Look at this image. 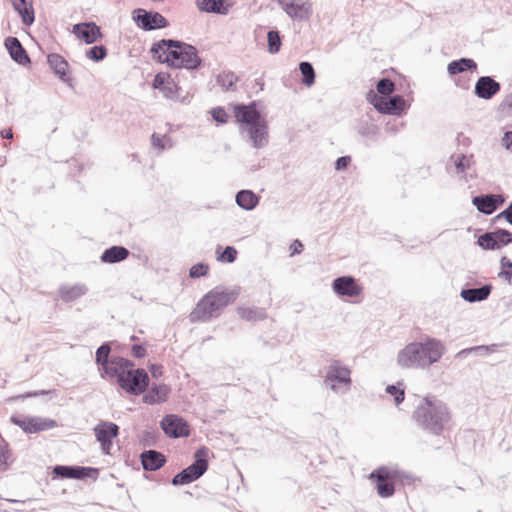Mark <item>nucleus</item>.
I'll return each instance as SVG.
<instances>
[{
  "label": "nucleus",
  "mask_w": 512,
  "mask_h": 512,
  "mask_svg": "<svg viewBox=\"0 0 512 512\" xmlns=\"http://www.w3.org/2000/svg\"><path fill=\"white\" fill-rule=\"evenodd\" d=\"M477 69V63L470 58H460L450 62L447 66L449 75L454 76L466 71H473Z\"/></svg>",
  "instance_id": "obj_34"
},
{
  "label": "nucleus",
  "mask_w": 512,
  "mask_h": 512,
  "mask_svg": "<svg viewBox=\"0 0 512 512\" xmlns=\"http://www.w3.org/2000/svg\"><path fill=\"white\" fill-rule=\"evenodd\" d=\"M356 129L359 135L367 138L376 137L379 133L378 126L368 120L360 121Z\"/></svg>",
  "instance_id": "obj_38"
},
{
  "label": "nucleus",
  "mask_w": 512,
  "mask_h": 512,
  "mask_svg": "<svg viewBox=\"0 0 512 512\" xmlns=\"http://www.w3.org/2000/svg\"><path fill=\"white\" fill-rule=\"evenodd\" d=\"M351 371L347 366L342 365L339 361L334 360L329 365L324 382L335 390V383L351 384Z\"/></svg>",
  "instance_id": "obj_17"
},
{
  "label": "nucleus",
  "mask_w": 512,
  "mask_h": 512,
  "mask_svg": "<svg viewBox=\"0 0 512 512\" xmlns=\"http://www.w3.org/2000/svg\"><path fill=\"white\" fill-rule=\"evenodd\" d=\"M351 162L350 156H341L335 161V169L340 171L348 167Z\"/></svg>",
  "instance_id": "obj_54"
},
{
  "label": "nucleus",
  "mask_w": 512,
  "mask_h": 512,
  "mask_svg": "<svg viewBox=\"0 0 512 512\" xmlns=\"http://www.w3.org/2000/svg\"><path fill=\"white\" fill-rule=\"evenodd\" d=\"M290 249H291V254L294 255V254H300L303 249H304V246L302 244L301 241L299 240H294L293 243L291 244L290 246Z\"/></svg>",
  "instance_id": "obj_58"
},
{
  "label": "nucleus",
  "mask_w": 512,
  "mask_h": 512,
  "mask_svg": "<svg viewBox=\"0 0 512 512\" xmlns=\"http://www.w3.org/2000/svg\"><path fill=\"white\" fill-rule=\"evenodd\" d=\"M54 477L62 479H78L91 478L96 480L99 476V469L94 467H85L77 465H56L52 471Z\"/></svg>",
  "instance_id": "obj_10"
},
{
  "label": "nucleus",
  "mask_w": 512,
  "mask_h": 512,
  "mask_svg": "<svg viewBox=\"0 0 512 512\" xmlns=\"http://www.w3.org/2000/svg\"><path fill=\"white\" fill-rule=\"evenodd\" d=\"M278 3L292 19L307 20L312 14V4L309 1L278 0Z\"/></svg>",
  "instance_id": "obj_18"
},
{
  "label": "nucleus",
  "mask_w": 512,
  "mask_h": 512,
  "mask_svg": "<svg viewBox=\"0 0 512 512\" xmlns=\"http://www.w3.org/2000/svg\"><path fill=\"white\" fill-rule=\"evenodd\" d=\"M506 209H510V211L512 212V202L509 204V206Z\"/></svg>",
  "instance_id": "obj_63"
},
{
  "label": "nucleus",
  "mask_w": 512,
  "mask_h": 512,
  "mask_svg": "<svg viewBox=\"0 0 512 512\" xmlns=\"http://www.w3.org/2000/svg\"><path fill=\"white\" fill-rule=\"evenodd\" d=\"M255 82H256L257 85L260 86V89L262 90L263 89V85H264L263 81L261 79H256Z\"/></svg>",
  "instance_id": "obj_62"
},
{
  "label": "nucleus",
  "mask_w": 512,
  "mask_h": 512,
  "mask_svg": "<svg viewBox=\"0 0 512 512\" xmlns=\"http://www.w3.org/2000/svg\"><path fill=\"white\" fill-rule=\"evenodd\" d=\"M87 292L88 288L84 284H75L73 286L61 285L59 287L60 298L66 303L76 301Z\"/></svg>",
  "instance_id": "obj_29"
},
{
  "label": "nucleus",
  "mask_w": 512,
  "mask_h": 512,
  "mask_svg": "<svg viewBox=\"0 0 512 512\" xmlns=\"http://www.w3.org/2000/svg\"><path fill=\"white\" fill-rule=\"evenodd\" d=\"M451 159H454V165L458 174H464L473 163V155L459 154L452 156Z\"/></svg>",
  "instance_id": "obj_40"
},
{
  "label": "nucleus",
  "mask_w": 512,
  "mask_h": 512,
  "mask_svg": "<svg viewBox=\"0 0 512 512\" xmlns=\"http://www.w3.org/2000/svg\"><path fill=\"white\" fill-rule=\"evenodd\" d=\"M259 196L252 190H240L237 192L235 200L237 205L247 211L253 210L259 203Z\"/></svg>",
  "instance_id": "obj_33"
},
{
  "label": "nucleus",
  "mask_w": 512,
  "mask_h": 512,
  "mask_svg": "<svg viewBox=\"0 0 512 512\" xmlns=\"http://www.w3.org/2000/svg\"><path fill=\"white\" fill-rule=\"evenodd\" d=\"M220 246L217 248V260L226 263H233L237 258V250L233 246H226L222 253H219Z\"/></svg>",
  "instance_id": "obj_46"
},
{
  "label": "nucleus",
  "mask_w": 512,
  "mask_h": 512,
  "mask_svg": "<svg viewBox=\"0 0 512 512\" xmlns=\"http://www.w3.org/2000/svg\"><path fill=\"white\" fill-rule=\"evenodd\" d=\"M500 266L501 270L498 273V277L505 279L508 283H512V260L506 256H502Z\"/></svg>",
  "instance_id": "obj_43"
},
{
  "label": "nucleus",
  "mask_w": 512,
  "mask_h": 512,
  "mask_svg": "<svg viewBox=\"0 0 512 512\" xmlns=\"http://www.w3.org/2000/svg\"><path fill=\"white\" fill-rule=\"evenodd\" d=\"M372 104L374 108L381 114L400 116L407 109L406 101L401 95H393L388 97L374 96Z\"/></svg>",
  "instance_id": "obj_13"
},
{
  "label": "nucleus",
  "mask_w": 512,
  "mask_h": 512,
  "mask_svg": "<svg viewBox=\"0 0 512 512\" xmlns=\"http://www.w3.org/2000/svg\"><path fill=\"white\" fill-rule=\"evenodd\" d=\"M492 289L491 284H485L478 288H465L461 290L460 296L469 303L481 302L490 296Z\"/></svg>",
  "instance_id": "obj_27"
},
{
  "label": "nucleus",
  "mask_w": 512,
  "mask_h": 512,
  "mask_svg": "<svg viewBox=\"0 0 512 512\" xmlns=\"http://www.w3.org/2000/svg\"><path fill=\"white\" fill-rule=\"evenodd\" d=\"M234 117L236 121L241 125V129L247 128L260 120H264L265 118L262 116L261 112L257 109V104L255 101L250 102L249 104H237L233 109Z\"/></svg>",
  "instance_id": "obj_14"
},
{
  "label": "nucleus",
  "mask_w": 512,
  "mask_h": 512,
  "mask_svg": "<svg viewBox=\"0 0 512 512\" xmlns=\"http://www.w3.org/2000/svg\"><path fill=\"white\" fill-rule=\"evenodd\" d=\"M152 146L160 151L166 149V147L171 148L173 146L171 138L166 135L161 136L157 133H153L151 136Z\"/></svg>",
  "instance_id": "obj_48"
},
{
  "label": "nucleus",
  "mask_w": 512,
  "mask_h": 512,
  "mask_svg": "<svg viewBox=\"0 0 512 512\" xmlns=\"http://www.w3.org/2000/svg\"><path fill=\"white\" fill-rule=\"evenodd\" d=\"M238 314L240 317L247 321H257L263 320L266 317V313L263 309L260 308H238Z\"/></svg>",
  "instance_id": "obj_36"
},
{
  "label": "nucleus",
  "mask_w": 512,
  "mask_h": 512,
  "mask_svg": "<svg viewBox=\"0 0 512 512\" xmlns=\"http://www.w3.org/2000/svg\"><path fill=\"white\" fill-rule=\"evenodd\" d=\"M243 131L248 133L249 138L253 143V147L259 149L265 147L268 144V125L265 119L260 120V122H257L256 124H253L247 128H244Z\"/></svg>",
  "instance_id": "obj_23"
},
{
  "label": "nucleus",
  "mask_w": 512,
  "mask_h": 512,
  "mask_svg": "<svg viewBox=\"0 0 512 512\" xmlns=\"http://www.w3.org/2000/svg\"><path fill=\"white\" fill-rule=\"evenodd\" d=\"M97 441H112L119 434V426L113 422L101 421L94 427Z\"/></svg>",
  "instance_id": "obj_28"
},
{
  "label": "nucleus",
  "mask_w": 512,
  "mask_h": 512,
  "mask_svg": "<svg viewBox=\"0 0 512 512\" xmlns=\"http://www.w3.org/2000/svg\"><path fill=\"white\" fill-rule=\"evenodd\" d=\"M209 449L205 446L200 447L194 453V461L186 468L177 473L171 480L174 486L186 485L198 480L208 470Z\"/></svg>",
  "instance_id": "obj_6"
},
{
  "label": "nucleus",
  "mask_w": 512,
  "mask_h": 512,
  "mask_svg": "<svg viewBox=\"0 0 512 512\" xmlns=\"http://www.w3.org/2000/svg\"><path fill=\"white\" fill-rule=\"evenodd\" d=\"M501 218H504L509 224L512 225V212L510 211V209H504L502 212L496 215L495 218L493 219V222H496Z\"/></svg>",
  "instance_id": "obj_57"
},
{
  "label": "nucleus",
  "mask_w": 512,
  "mask_h": 512,
  "mask_svg": "<svg viewBox=\"0 0 512 512\" xmlns=\"http://www.w3.org/2000/svg\"><path fill=\"white\" fill-rule=\"evenodd\" d=\"M170 388L166 384H153L143 395V402L149 405L160 404L167 400Z\"/></svg>",
  "instance_id": "obj_26"
},
{
  "label": "nucleus",
  "mask_w": 512,
  "mask_h": 512,
  "mask_svg": "<svg viewBox=\"0 0 512 512\" xmlns=\"http://www.w3.org/2000/svg\"><path fill=\"white\" fill-rule=\"evenodd\" d=\"M10 421L28 434L46 431L56 426L55 420L39 416L12 415Z\"/></svg>",
  "instance_id": "obj_8"
},
{
  "label": "nucleus",
  "mask_w": 512,
  "mask_h": 512,
  "mask_svg": "<svg viewBox=\"0 0 512 512\" xmlns=\"http://www.w3.org/2000/svg\"><path fill=\"white\" fill-rule=\"evenodd\" d=\"M10 57L19 65H27L31 63V59L17 37L9 36L4 41Z\"/></svg>",
  "instance_id": "obj_22"
},
{
  "label": "nucleus",
  "mask_w": 512,
  "mask_h": 512,
  "mask_svg": "<svg viewBox=\"0 0 512 512\" xmlns=\"http://www.w3.org/2000/svg\"><path fill=\"white\" fill-rule=\"evenodd\" d=\"M501 90V85L491 76H481L475 83L474 93L484 100L492 99Z\"/></svg>",
  "instance_id": "obj_20"
},
{
  "label": "nucleus",
  "mask_w": 512,
  "mask_h": 512,
  "mask_svg": "<svg viewBox=\"0 0 512 512\" xmlns=\"http://www.w3.org/2000/svg\"><path fill=\"white\" fill-rule=\"evenodd\" d=\"M386 392L394 397V402L396 405H399L404 401L405 392L403 389L398 388V386L388 385L386 387Z\"/></svg>",
  "instance_id": "obj_49"
},
{
  "label": "nucleus",
  "mask_w": 512,
  "mask_h": 512,
  "mask_svg": "<svg viewBox=\"0 0 512 512\" xmlns=\"http://www.w3.org/2000/svg\"><path fill=\"white\" fill-rule=\"evenodd\" d=\"M213 120L218 123L224 124L228 121V114L222 107H216L211 110Z\"/></svg>",
  "instance_id": "obj_52"
},
{
  "label": "nucleus",
  "mask_w": 512,
  "mask_h": 512,
  "mask_svg": "<svg viewBox=\"0 0 512 512\" xmlns=\"http://www.w3.org/2000/svg\"><path fill=\"white\" fill-rule=\"evenodd\" d=\"M149 371H150L151 376H152L153 378L158 379V378H160V377L162 376V374H163V367H162V365H159V364H151V365L149 366Z\"/></svg>",
  "instance_id": "obj_56"
},
{
  "label": "nucleus",
  "mask_w": 512,
  "mask_h": 512,
  "mask_svg": "<svg viewBox=\"0 0 512 512\" xmlns=\"http://www.w3.org/2000/svg\"><path fill=\"white\" fill-rule=\"evenodd\" d=\"M238 290L216 287L205 294L189 315L191 322H208L217 318L222 310L238 297Z\"/></svg>",
  "instance_id": "obj_4"
},
{
  "label": "nucleus",
  "mask_w": 512,
  "mask_h": 512,
  "mask_svg": "<svg viewBox=\"0 0 512 512\" xmlns=\"http://www.w3.org/2000/svg\"><path fill=\"white\" fill-rule=\"evenodd\" d=\"M196 6L206 13L226 15L229 11L225 0H196Z\"/></svg>",
  "instance_id": "obj_30"
},
{
  "label": "nucleus",
  "mask_w": 512,
  "mask_h": 512,
  "mask_svg": "<svg viewBox=\"0 0 512 512\" xmlns=\"http://www.w3.org/2000/svg\"><path fill=\"white\" fill-rule=\"evenodd\" d=\"M130 252L124 246H112L102 253L100 259L103 263H118L128 258Z\"/></svg>",
  "instance_id": "obj_31"
},
{
  "label": "nucleus",
  "mask_w": 512,
  "mask_h": 512,
  "mask_svg": "<svg viewBox=\"0 0 512 512\" xmlns=\"http://www.w3.org/2000/svg\"><path fill=\"white\" fill-rule=\"evenodd\" d=\"M170 79L171 76L167 73L160 72L156 74L153 80V88L161 91L166 84H169Z\"/></svg>",
  "instance_id": "obj_51"
},
{
  "label": "nucleus",
  "mask_w": 512,
  "mask_h": 512,
  "mask_svg": "<svg viewBox=\"0 0 512 512\" xmlns=\"http://www.w3.org/2000/svg\"><path fill=\"white\" fill-rule=\"evenodd\" d=\"M86 56L95 62L102 61L107 56V48L103 45H96L86 51Z\"/></svg>",
  "instance_id": "obj_47"
},
{
  "label": "nucleus",
  "mask_w": 512,
  "mask_h": 512,
  "mask_svg": "<svg viewBox=\"0 0 512 512\" xmlns=\"http://www.w3.org/2000/svg\"><path fill=\"white\" fill-rule=\"evenodd\" d=\"M299 70L302 75V83L308 87L315 83V70L308 61H302L299 64Z\"/></svg>",
  "instance_id": "obj_35"
},
{
  "label": "nucleus",
  "mask_w": 512,
  "mask_h": 512,
  "mask_svg": "<svg viewBox=\"0 0 512 512\" xmlns=\"http://www.w3.org/2000/svg\"><path fill=\"white\" fill-rule=\"evenodd\" d=\"M150 52L155 60L172 68L196 70L202 60L196 47L174 39H162L155 42Z\"/></svg>",
  "instance_id": "obj_1"
},
{
  "label": "nucleus",
  "mask_w": 512,
  "mask_h": 512,
  "mask_svg": "<svg viewBox=\"0 0 512 512\" xmlns=\"http://www.w3.org/2000/svg\"><path fill=\"white\" fill-rule=\"evenodd\" d=\"M209 266L205 263H197L193 265L189 270V276L191 278H199L205 276L208 273Z\"/></svg>",
  "instance_id": "obj_50"
},
{
  "label": "nucleus",
  "mask_w": 512,
  "mask_h": 512,
  "mask_svg": "<svg viewBox=\"0 0 512 512\" xmlns=\"http://www.w3.org/2000/svg\"><path fill=\"white\" fill-rule=\"evenodd\" d=\"M131 354L133 357L140 359L145 357L146 349L141 344H134L131 348Z\"/></svg>",
  "instance_id": "obj_55"
},
{
  "label": "nucleus",
  "mask_w": 512,
  "mask_h": 512,
  "mask_svg": "<svg viewBox=\"0 0 512 512\" xmlns=\"http://www.w3.org/2000/svg\"><path fill=\"white\" fill-rule=\"evenodd\" d=\"M133 19L145 31L166 28L169 23L167 19L156 11H147L142 8L133 11Z\"/></svg>",
  "instance_id": "obj_11"
},
{
  "label": "nucleus",
  "mask_w": 512,
  "mask_h": 512,
  "mask_svg": "<svg viewBox=\"0 0 512 512\" xmlns=\"http://www.w3.org/2000/svg\"><path fill=\"white\" fill-rule=\"evenodd\" d=\"M445 353V346L436 339L427 337L423 342H412L399 351L397 363L402 368H427L438 362Z\"/></svg>",
  "instance_id": "obj_2"
},
{
  "label": "nucleus",
  "mask_w": 512,
  "mask_h": 512,
  "mask_svg": "<svg viewBox=\"0 0 512 512\" xmlns=\"http://www.w3.org/2000/svg\"><path fill=\"white\" fill-rule=\"evenodd\" d=\"M47 62L61 81L71 85V78L67 74L68 62L61 55L56 53L49 54Z\"/></svg>",
  "instance_id": "obj_25"
},
{
  "label": "nucleus",
  "mask_w": 512,
  "mask_h": 512,
  "mask_svg": "<svg viewBox=\"0 0 512 512\" xmlns=\"http://www.w3.org/2000/svg\"><path fill=\"white\" fill-rule=\"evenodd\" d=\"M504 201V197L500 194H481L472 198L473 205L479 212L486 215L494 213Z\"/></svg>",
  "instance_id": "obj_19"
},
{
  "label": "nucleus",
  "mask_w": 512,
  "mask_h": 512,
  "mask_svg": "<svg viewBox=\"0 0 512 512\" xmlns=\"http://www.w3.org/2000/svg\"><path fill=\"white\" fill-rule=\"evenodd\" d=\"M14 9L20 14L22 22L25 25H31L34 20V10L32 0H12Z\"/></svg>",
  "instance_id": "obj_32"
},
{
  "label": "nucleus",
  "mask_w": 512,
  "mask_h": 512,
  "mask_svg": "<svg viewBox=\"0 0 512 512\" xmlns=\"http://www.w3.org/2000/svg\"><path fill=\"white\" fill-rule=\"evenodd\" d=\"M73 34L83 40L86 44L95 43L102 37L100 27L94 22L78 23L73 26Z\"/></svg>",
  "instance_id": "obj_21"
},
{
  "label": "nucleus",
  "mask_w": 512,
  "mask_h": 512,
  "mask_svg": "<svg viewBox=\"0 0 512 512\" xmlns=\"http://www.w3.org/2000/svg\"><path fill=\"white\" fill-rule=\"evenodd\" d=\"M0 134H1V137L4 139H12L13 138V132L11 129H3Z\"/></svg>",
  "instance_id": "obj_61"
},
{
  "label": "nucleus",
  "mask_w": 512,
  "mask_h": 512,
  "mask_svg": "<svg viewBox=\"0 0 512 512\" xmlns=\"http://www.w3.org/2000/svg\"><path fill=\"white\" fill-rule=\"evenodd\" d=\"M267 43L268 51L271 54L279 52L282 44L279 32L276 30H270L267 34Z\"/></svg>",
  "instance_id": "obj_41"
},
{
  "label": "nucleus",
  "mask_w": 512,
  "mask_h": 512,
  "mask_svg": "<svg viewBox=\"0 0 512 512\" xmlns=\"http://www.w3.org/2000/svg\"><path fill=\"white\" fill-rule=\"evenodd\" d=\"M13 462L14 458L9 443L2 439L0 442V466L6 470Z\"/></svg>",
  "instance_id": "obj_39"
},
{
  "label": "nucleus",
  "mask_w": 512,
  "mask_h": 512,
  "mask_svg": "<svg viewBox=\"0 0 512 512\" xmlns=\"http://www.w3.org/2000/svg\"><path fill=\"white\" fill-rule=\"evenodd\" d=\"M140 460L145 471H156L166 463L165 456L156 450L143 451Z\"/></svg>",
  "instance_id": "obj_24"
},
{
  "label": "nucleus",
  "mask_w": 512,
  "mask_h": 512,
  "mask_svg": "<svg viewBox=\"0 0 512 512\" xmlns=\"http://www.w3.org/2000/svg\"><path fill=\"white\" fill-rule=\"evenodd\" d=\"M333 291L340 297L354 298L362 293V287L353 276H340L332 282Z\"/></svg>",
  "instance_id": "obj_16"
},
{
  "label": "nucleus",
  "mask_w": 512,
  "mask_h": 512,
  "mask_svg": "<svg viewBox=\"0 0 512 512\" xmlns=\"http://www.w3.org/2000/svg\"><path fill=\"white\" fill-rule=\"evenodd\" d=\"M98 442L101 445V449H102L103 453L110 454V450H111L112 445H113L112 441L99 440Z\"/></svg>",
  "instance_id": "obj_60"
},
{
  "label": "nucleus",
  "mask_w": 512,
  "mask_h": 512,
  "mask_svg": "<svg viewBox=\"0 0 512 512\" xmlns=\"http://www.w3.org/2000/svg\"><path fill=\"white\" fill-rule=\"evenodd\" d=\"M237 81L238 77L233 72H222L217 76V84L221 86L224 91H234Z\"/></svg>",
  "instance_id": "obj_37"
},
{
  "label": "nucleus",
  "mask_w": 512,
  "mask_h": 512,
  "mask_svg": "<svg viewBox=\"0 0 512 512\" xmlns=\"http://www.w3.org/2000/svg\"><path fill=\"white\" fill-rule=\"evenodd\" d=\"M160 425L164 433L170 438H181L189 435L187 422L178 415H166Z\"/></svg>",
  "instance_id": "obj_15"
},
{
  "label": "nucleus",
  "mask_w": 512,
  "mask_h": 512,
  "mask_svg": "<svg viewBox=\"0 0 512 512\" xmlns=\"http://www.w3.org/2000/svg\"><path fill=\"white\" fill-rule=\"evenodd\" d=\"M510 243H512V233L501 228L485 232L477 240V244L484 250H498Z\"/></svg>",
  "instance_id": "obj_12"
},
{
  "label": "nucleus",
  "mask_w": 512,
  "mask_h": 512,
  "mask_svg": "<svg viewBox=\"0 0 512 512\" xmlns=\"http://www.w3.org/2000/svg\"><path fill=\"white\" fill-rule=\"evenodd\" d=\"M111 352V346L108 342L103 343L99 346L95 353V362L101 367L104 374L111 376L117 374L121 365H127L128 359L121 356L109 357Z\"/></svg>",
  "instance_id": "obj_7"
},
{
  "label": "nucleus",
  "mask_w": 512,
  "mask_h": 512,
  "mask_svg": "<svg viewBox=\"0 0 512 512\" xmlns=\"http://www.w3.org/2000/svg\"><path fill=\"white\" fill-rule=\"evenodd\" d=\"M395 474L396 472L386 467H380L371 472L370 479L375 483L377 494L380 497L388 498L395 493Z\"/></svg>",
  "instance_id": "obj_9"
},
{
  "label": "nucleus",
  "mask_w": 512,
  "mask_h": 512,
  "mask_svg": "<svg viewBox=\"0 0 512 512\" xmlns=\"http://www.w3.org/2000/svg\"><path fill=\"white\" fill-rule=\"evenodd\" d=\"M412 419L425 432L439 436L449 424L451 413L443 401L427 396L417 405Z\"/></svg>",
  "instance_id": "obj_3"
},
{
  "label": "nucleus",
  "mask_w": 512,
  "mask_h": 512,
  "mask_svg": "<svg viewBox=\"0 0 512 512\" xmlns=\"http://www.w3.org/2000/svg\"><path fill=\"white\" fill-rule=\"evenodd\" d=\"M48 394L56 395V390H39V391H34V392H28L27 394L24 395V397H26V398L37 397L39 395H48Z\"/></svg>",
  "instance_id": "obj_59"
},
{
  "label": "nucleus",
  "mask_w": 512,
  "mask_h": 512,
  "mask_svg": "<svg viewBox=\"0 0 512 512\" xmlns=\"http://www.w3.org/2000/svg\"><path fill=\"white\" fill-rule=\"evenodd\" d=\"M180 91L181 88L174 82L172 78L169 80V84H166L161 90L164 97L171 100L179 99Z\"/></svg>",
  "instance_id": "obj_45"
},
{
  "label": "nucleus",
  "mask_w": 512,
  "mask_h": 512,
  "mask_svg": "<svg viewBox=\"0 0 512 512\" xmlns=\"http://www.w3.org/2000/svg\"><path fill=\"white\" fill-rule=\"evenodd\" d=\"M377 92L380 97H388L395 90V84L389 78H381L376 84Z\"/></svg>",
  "instance_id": "obj_42"
},
{
  "label": "nucleus",
  "mask_w": 512,
  "mask_h": 512,
  "mask_svg": "<svg viewBox=\"0 0 512 512\" xmlns=\"http://www.w3.org/2000/svg\"><path fill=\"white\" fill-rule=\"evenodd\" d=\"M497 348V345L496 344H492V345H489V346H486V345H480V346H474V347H470V348H465V349H462L461 351H459L457 354H456V358H465L467 357L469 354H471L472 352H485V353H490V352H494Z\"/></svg>",
  "instance_id": "obj_44"
},
{
  "label": "nucleus",
  "mask_w": 512,
  "mask_h": 512,
  "mask_svg": "<svg viewBox=\"0 0 512 512\" xmlns=\"http://www.w3.org/2000/svg\"><path fill=\"white\" fill-rule=\"evenodd\" d=\"M501 145L506 150L512 152V131L504 132L501 138Z\"/></svg>",
  "instance_id": "obj_53"
},
{
  "label": "nucleus",
  "mask_w": 512,
  "mask_h": 512,
  "mask_svg": "<svg viewBox=\"0 0 512 512\" xmlns=\"http://www.w3.org/2000/svg\"><path fill=\"white\" fill-rule=\"evenodd\" d=\"M127 365H121L117 374L110 377H116L119 386L131 395H140L146 391L149 386L148 373L143 368L133 369L134 363L128 359Z\"/></svg>",
  "instance_id": "obj_5"
}]
</instances>
